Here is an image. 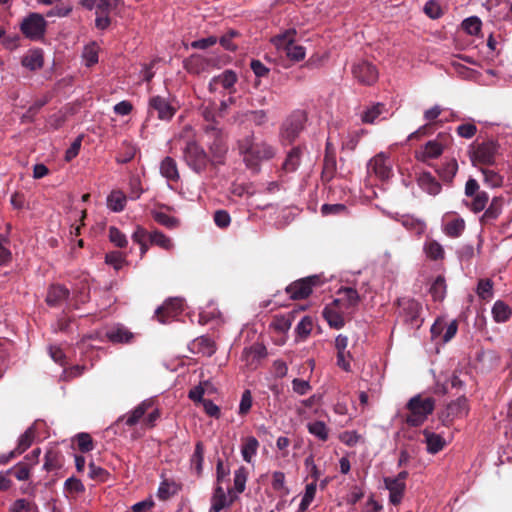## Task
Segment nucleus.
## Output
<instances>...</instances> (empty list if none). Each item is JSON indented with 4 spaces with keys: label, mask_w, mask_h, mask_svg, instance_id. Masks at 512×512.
I'll return each instance as SVG.
<instances>
[{
    "label": "nucleus",
    "mask_w": 512,
    "mask_h": 512,
    "mask_svg": "<svg viewBox=\"0 0 512 512\" xmlns=\"http://www.w3.org/2000/svg\"><path fill=\"white\" fill-rule=\"evenodd\" d=\"M237 148L246 167L254 171H259L261 162L270 161L277 154L275 146L255 137L253 133L239 139Z\"/></svg>",
    "instance_id": "obj_1"
},
{
    "label": "nucleus",
    "mask_w": 512,
    "mask_h": 512,
    "mask_svg": "<svg viewBox=\"0 0 512 512\" xmlns=\"http://www.w3.org/2000/svg\"><path fill=\"white\" fill-rule=\"evenodd\" d=\"M203 131L209 138L208 149L211 154L212 165L224 164L228 152L227 136L220 126L212 124L203 125Z\"/></svg>",
    "instance_id": "obj_2"
},
{
    "label": "nucleus",
    "mask_w": 512,
    "mask_h": 512,
    "mask_svg": "<svg viewBox=\"0 0 512 512\" xmlns=\"http://www.w3.org/2000/svg\"><path fill=\"white\" fill-rule=\"evenodd\" d=\"M406 408L409 413L405 417V422L411 427H418L433 413L435 400L431 397L422 398L421 395H416L408 401Z\"/></svg>",
    "instance_id": "obj_3"
},
{
    "label": "nucleus",
    "mask_w": 512,
    "mask_h": 512,
    "mask_svg": "<svg viewBox=\"0 0 512 512\" xmlns=\"http://www.w3.org/2000/svg\"><path fill=\"white\" fill-rule=\"evenodd\" d=\"M295 29H288L283 33L274 36L271 41L277 50L283 51L288 59L299 62L305 58L306 50L301 45L295 44Z\"/></svg>",
    "instance_id": "obj_4"
},
{
    "label": "nucleus",
    "mask_w": 512,
    "mask_h": 512,
    "mask_svg": "<svg viewBox=\"0 0 512 512\" xmlns=\"http://www.w3.org/2000/svg\"><path fill=\"white\" fill-rule=\"evenodd\" d=\"M500 145L495 140H487L481 143L474 142L469 147V156L473 166H490L495 163Z\"/></svg>",
    "instance_id": "obj_5"
},
{
    "label": "nucleus",
    "mask_w": 512,
    "mask_h": 512,
    "mask_svg": "<svg viewBox=\"0 0 512 512\" xmlns=\"http://www.w3.org/2000/svg\"><path fill=\"white\" fill-rule=\"evenodd\" d=\"M183 158L185 163L197 174L203 173L207 169L208 164L211 163L207 152L194 140L186 143L183 150Z\"/></svg>",
    "instance_id": "obj_6"
},
{
    "label": "nucleus",
    "mask_w": 512,
    "mask_h": 512,
    "mask_svg": "<svg viewBox=\"0 0 512 512\" xmlns=\"http://www.w3.org/2000/svg\"><path fill=\"white\" fill-rule=\"evenodd\" d=\"M320 284V277L318 275H312L290 283L285 288V292L292 300H303L307 299L312 294L313 288Z\"/></svg>",
    "instance_id": "obj_7"
},
{
    "label": "nucleus",
    "mask_w": 512,
    "mask_h": 512,
    "mask_svg": "<svg viewBox=\"0 0 512 512\" xmlns=\"http://www.w3.org/2000/svg\"><path fill=\"white\" fill-rule=\"evenodd\" d=\"M304 122V113L298 111L291 114L281 126V141L285 144L293 143L304 129Z\"/></svg>",
    "instance_id": "obj_8"
},
{
    "label": "nucleus",
    "mask_w": 512,
    "mask_h": 512,
    "mask_svg": "<svg viewBox=\"0 0 512 512\" xmlns=\"http://www.w3.org/2000/svg\"><path fill=\"white\" fill-rule=\"evenodd\" d=\"M400 308V316L403 317L405 323L412 328H420L423 320L420 318L422 310L421 304L413 298H402L398 300Z\"/></svg>",
    "instance_id": "obj_9"
},
{
    "label": "nucleus",
    "mask_w": 512,
    "mask_h": 512,
    "mask_svg": "<svg viewBox=\"0 0 512 512\" xmlns=\"http://www.w3.org/2000/svg\"><path fill=\"white\" fill-rule=\"evenodd\" d=\"M153 112L157 113L159 120L170 121L176 114L177 108L167 98L156 95L152 96L148 102V116Z\"/></svg>",
    "instance_id": "obj_10"
},
{
    "label": "nucleus",
    "mask_w": 512,
    "mask_h": 512,
    "mask_svg": "<svg viewBox=\"0 0 512 512\" xmlns=\"http://www.w3.org/2000/svg\"><path fill=\"white\" fill-rule=\"evenodd\" d=\"M182 310V300L179 298H171L166 300L163 305L156 309L155 317L160 323L166 324L176 318Z\"/></svg>",
    "instance_id": "obj_11"
},
{
    "label": "nucleus",
    "mask_w": 512,
    "mask_h": 512,
    "mask_svg": "<svg viewBox=\"0 0 512 512\" xmlns=\"http://www.w3.org/2000/svg\"><path fill=\"white\" fill-rule=\"evenodd\" d=\"M45 28V19L38 13L30 14L21 24L22 33L33 39L42 37L45 32Z\"/></svg>",
    "instance_id": "obj_12"
},
{
    "label": "nucleus",
    "mask_w": 512,
    "mask_h": 512,
    "mask_svg": "<svg viewBox=\"0 0 512 512\" xmlns=\"http://www.w3.org/2000/svg\"><path fill=\"white\" fill-rule=\"evenodd\" d=\"M352 73L357 81L363 85H373L378 80V70L368 61H360L352 68Z\"/></svg>",
    "instance_id": "obj_13"
},
{
    "label": "nucleus",
    "mask_w": 512,
    "mask_h": 512,
    "mask_svg": "<svg viewBox=\"0 0 512 512\" xmlns=\"http://www.w3.org/2000/svg\"><path fill=\"white\" fill-rule=\"evenodd\" d=\"M468 410V400L466 397L461 396L447 405L446 411L442 414L441 419L443 423L447 425L454 418L467 415Z\"/></svg>",
    "instance_id": "obj_14"
},
{
    "label": "nucleus",
    "mask_w": 512,
    "mask_h": 512,
    "mask_svg": "<svg viewBox=\"0 0 512 512\" xmlns=\"http://www.w3.org/2000/svg\"><path fill=\"white\" fill-rule=\"evenodd\" d=\"M367 168L369 172L374 173L381 180L388 179L391 174L389 158L384 153H379L373 157Z\"/></svg>",
    "instance_id": "obj_15"
},
{
    "label": "nucleus",
    "mask_w": 512,
    "mask_h": 512,
    "mask_svg": "<svg viewBox=\"0 0 512 512\" xmlns=\"http://www.w3.org/2000/svg\"><path fill=\"white\" fill-rule=\"evenodd\" d=\"M338 298L333 300V305L344 309L354 308L360 302V296L356 289L351 287H342L338 290Z\"/></svg>",
    "instance_id": "obj_16"
},
{
    "label": "nucleus",
    "mask_w": 512,
    "mask_h": 512,
    "mask_svg": "<svg viewBox=\"0 0 512 512\" xmlns=\"http://www.w3.org/2000/svg\"><path fill=\"white\" fill-rule=\"evenodd\" d=\"M154 402L152 399H146L138 404L132 411L119 418L118 421H125L129 427H133L144 418L145 414L153 407Z\"/></svg>",
    "instance_id": "obj_17"
},
{
    "label": "nucleus",
    "mask_w": 512,
    "mask_h": 512,
    "mask_svg": "<svg viewBox=\"0 0 512 512\" xmlns=\"http://www.w3.org/2000/svg\"><path fill=\"white\" fill-rule=\"evenodd\" d=\"M106 338L114 344H130L135 335L124 325L118 324L106 331Z\"/></svg>",
    "instance_id": "obj_18"
},
{
    "label": "nucleus",
    "mask_w": 512,
    "mask_h": 512,
    "mask_svg": "<svg viewBox=\"0 0 512 512\" xmlns=\"http://www.w3.org/2000/svg\"><path fill=\"white\" fill-rule=\"evenodd\" d=\"M443 145L438 139L428 141L420 151L416 152V159L428 163L430 159L438 158L443 153Z\"/></svg>",
    "instance_id": "obj_19"
},
{
    "label": "nucleus",
    "mask_w": 512,
    "mask_h": 512,
    "mask_svg": "<svg viewBox=\"0 0 512 512\" xmlns=\"http://www.w3.org/2000/svg\"><path fill=\"white\" fill-rule=\"evenodd\" d=\"M503 204H504L503 197H501V196L494 197L480 218L481 224H483V225L492 224L502 213Z\"/></svg>",
    "instance_id": "obj_20"
},
{
    "label": "nucleus",
    "mask_w": 512,
    "mask_h": 512,
    "mask_svg": "<svg viewBox=\"0 0 512 512\" xmlns=\"http://www.w3.org/2000/svg\"><path fill=\"white\" fill-rule=\"evenodd\" d=\"M231 493L232 491L229 490V494ZM230 497V500H228L223 487L218 484L211 497V507L209 512H220L225 507L230 506L234 501V497L232 495H230Z\"/></svg>",
    "instance_id": "obj_21"
},
{
    "label": "nucleus",
    "mask_w": 512,
    "mask_h": 512,
    "mask_svg": "<svg viewBox=\"0 0 512 512\" xmlns=\"http://www.w3.org/2000/svg\"><path fill=\"white\" fill-rule=\"evenodd\" d=\"M70 295L69 290L60 284L51 285L46 296V303L51 307L60 306Z\"/></svg>",
    "instance_id": "obj_22"
},
{
    "label": "nucleus",
    "mask_w": 512,
    "mask_h": 512,
    "mask_svg": "<svg viewBox=\"0 0 512 512\" xmlns=\"http://www.w3.org/2000/svg\"><path fill=\"white\" fill-rule=\"evenodd\" d=\"M384 484L386 489L389 490V501L393 505L401 503L406 489V483L398 482L391 477L384 478Z\"/></svg>",
    "instance_id": "obj_23"
},
{
    "label": "nucleus",
    "mask_w": 512,
    "mask_h": 512,
    "mask_svg": "<svg viewBox=\"0 0 512 512\" xmlns=\"http://www.w3.org/2000/svg\"><path fill=\"white\" fill-rule=\"evenodd\" d=\"M303 149L300 146L293 147L287 154L283 164L282 171L285 173L295 172L301 163Z\"/></svg>",
    "instance_id": "obj_24"
},
{
    "label": "nucleus",
    "mask_w": 512,
    "mask_h": 512,
    "mask_svg": "<svg viewBox=\"0 0 512 512\" xmlns=\"http://www.w3.org/2000/svg\"><path fill=\"white\" fill-rule=\"evenodd\" d=\"M341 307H339L340 309ZM323 317L328 322L329 326L335 329H341L345 325V321L343 318V315L340 310H338V307L333 305V302L331 305L326 306L323 309Z\"/></svg>",
    "instance_id": "obj_25"
},
{
    "label": "nucleus",
    "mask_w": 512,
    "mask_h": 512,
    "mask_svg": "<svg viewBox=\"0 0 512 512\" xmlns=\"http://www.w3.org/2000/svg\"><path fill=\"white\" fill-rule=\"evenodd\" d=\"M22 65L31 70L35 71L41 69L44 64L43 52L40 49L29 50L21 60Z\"/></svg>",
    "instance_id": "obj_26"
},
{
    "label": "nucleus",
    "mask_w": 512,
    "mask_h": 512,
    "mask_svg": "<svg viewBox=\"0 0 512 512\" xmlns=\"http://www.w3.org/2000/svg\"><path fill=\"white\" fill-rule=\"evenodd\" d=\"M191 350L203 356H212L216 351L215 343L207 336L196 338L191 344Z\"/></svg>",
    "instance_id": "obj_27"
},
{
    "label": "nucleus",
    "mask_w": 512,
    "mask_h": 512,
    "mask_svg": "<svg viewBox=\"0 0 512 512\" xmlns=\"http://www.w3.org/2000/svg\"><path fill=\"white\" fill-rule=\"evenodd\" d=\"M36 436L35 426L32 425L19 437L17 447L11 451L14 458L24 453L33 443Z\"/></svg>",
    "instance_id": "obj_28"
},
{
    "label": "nucleus",
    "mask_w": 512,
    "mask_h": 512,
    "mask_svg": "<svg viewBox=\"0 0 512 512\" xmlns=\"http://www.w3.org/2000/svg\"><path fill=\"white\" fill-rule=\"evenodd\" d=\"M214 81H218V84L227 90L229 94L236 92L235 85L238 81V76L235 71L227 69L221 74L214 76Z\"/></svg>",
    "instance_id": "obj_29"
},
{
    "label": "nucleus",
    "mask_w": 512,
    "mask_h": 512,
    "mask_svg": "<svg viewBox=\"0 0 512 512\" xmlns=\"http://www.w3.org/2000/svg\"><path fill=\"white\" fill-rule=\"evenodd\" d=\"M418 184L422 190L433 196L439 194L441 191L440 183L429 172L420 174Z\"/></svg>",
    "instance_id": "obj_30"
},
{
    "label": "nucleus",
    "mask_w": 512,
    "mask_h": 512,
    "mask_svg": "<svg viewBox=\"0 0 512 512\" xmlns=\"http://www.w3.org/2000/svg\"><path fill=\"white\" fill-rule=\"evenodd\" d=\"M207 65V60L199 54H192L183 61V68L190 74L202 73Z\"/></svg>",
    "instance_id": "obj_31"
},
{
    "label": "nucleus",
    "mask_w": 512,
    "mask_h": 512,
    "mask_svg": "<svg viewBox=\"0 0 512 512\" xmlns=\"http://www.w3.org/2000/svg\"><path fill=\"white\" fill-rule=\"evenodd\" d=\"M425 437V443L427 445V451L430 454H436L443 450L446 445L445 439L439 434L433 433L425 429L423 431Z\"/></svg>",
    "instance_id": "obj_32"
},
{
    "label": "nucleus",
    "mask_w": 512,
    "mask_h": 512,
    "mask_svg": "<svg viewBox=\"0 0 512 512\" xmlns=\"http://www.w3.org/2000/svg\"><path fill=\"white\" fill-rule=\"evenodd\" d=\"M160 172L163 177L170 181L176 182L180 178L177 163L172 157L169 156L165 157L161 161Z\"/></svg>",
    "instance_id": "obj_33"
},
{
    "label": "nucleus",
    "mask_w": 512,
    "mask_h": 512,
    "mask_svg": "<svg viewBox=\"0 0 512 512\" xmlns=\"http://www.w3.org/2000/svg\"><path fill=\"white\" fill-rule=\"evenodd\" d=\"M465 221L461 217L447 219L444 225V233L451 238L460 237L465 230Z\"/></svg>",
    "instance_id": "obj_34"
},
{
    "label": "nucleus",
    "mask_w": 512,
    "mask_h": 512,
    "mask_svg": "<svg viewBox=\"0 0 512 512\" xmlns=\"http://www.w3.org/2000/svg\"><path fill=\"white\" fill-rule=\"evenodd\" d=\"M267 355L266 348L263 345L256 344L243 351V357L249 365H256Z\"/></svg>",
    "instance_id": "obj_35"
},
{
    "label": "nucleus",
    "mask_w": 512,
    "mask_h": 512,
    "mask_svg": "<svg viewBox=\"0 0 512 512\" xmlns=\"http://www.w3.org/2000/svg\"><path fill=\"white\" fill-rule=\"evenodd\" d=\"M258 448L259 442L254 436L244 438L241 447L243 460L247 463H252L253 457L256 455Z\"/></svg>",
    "instance_id": "obj_36"
},
{
    "label": "nucleus",
    "mask_w": 512,
    "mask_h": 512,
    "mask_svg": "<svg viewBox=\"0 0 512 512\" xmlns=\"http://www.w3.org/2000/svg\"><path fill=\"white\" fill-rule=\"evenodd\" d=\"M493 319L497 323L507 322L512 316V309L503 301L498 300L492 307Z\"/></svg>",
    "instance_id": "obj_37"
},
{
    "label": "nucleus",
    "mask_w": 512,
    "mask_h": 512,
    "mask_svg": "<svg viewBox=\"0 0 512 512\" xmlns=\"http://www.w3.org/2000/svg\"><path fill=\"white\" fill-rule=\"evenodd\" d=\"M127 202L126 195L119 191H112L107 197V206L114 212H121L124 210Z\"/></svg>",
    "instance_id": "obj_38"
},
{
    "label": "nucleus",
    "mask_w": 512,
    "mask_h": 512,
    "mask_svg": "<svg viewBox=\"0 0 512 512\" xmlns=\"http://www.w3.org/2000/svg\"><path fill=\"white\" fill-rule=\"evenodd\" d=\"M337 172V161L336 157L324 156L323 169L321 173V179L323 182H330L336 175Z\"/></svg>",
    "instance_id": "obj_39"
},
{
    "label": "nucleus",
    "mask_w": 512,
    "mask_h": 512,
    "mask_svg": "<svg viewBox=\"0 0 512 512\" xmlns=\"http://www.w3.org/2000/svg\"><path fill=\"white\" fill-rule=\"evenodd\" d=\"M429 293L434 301H442L446 295V281L445 277L439 275L431 284Z\"/></svg>",
    "instance_id": "obj_40"
},
{
    "label": "nucleus",
    "mask_w": 512,
    "mask_h": 512,
    "mask_svg": "<svg viewBox=\"0 0 512 512\" xmlns=\"http://www.w3.org/2000/svg\"><path fill=\"white\" fill-rule=\"evenodd\" d=\"M488 201V193L485 191H480L474 196H472V201L470 204H467V206L470 208L472 212L479 213L486 208Z\"/></svg>",
    "instance_id": "obj_41"
},
{
    "label": "nucleus",
    "mask_w": 512,
    "mask_h": 512,
    "mask_svg": "<svg viewBox=\"0 0 512 512\" xmlns=\"http://www.w3.org/2000/svg\"><path fill=\"white\" fill-rule=\"evenodd\" d=\"M309 433L325 442L329 438V429L323 421H315L307 425Z\"/></svg>",
    "instance_id": "obj_42"
},
{
    "label": "nucleus",
    "mask_w": 512,
    "mask_h": 512,
    "mask_svg": "<svg viewBox=\"0 0 512 512\" xmlns=\"http://www.w3.org/2000/svg\"><path fill=\"white\" fill-rule=\"evenodd\" d=\"M149 242L150 244L157 245L165 250H171L173 248L171 239L158 230L152 231L149 234Z\"/></svg>",
    "instance_id": "obj_43"
},
{
    "label": "nucleus",
    "mask_w": 512,
    "mask_h": 512,
    "mask_svg": "<svg viewBox=\"0 0 512 512\" xmlns=\"http://www.w3.org/2000/svg\"><path fill=\"white\" fill-rule=\"evenodd\" d=\"M153 219L160 225L165 226L168 229H174L179 226V219L170 216L164 212L152 211Z\"/></svg>",
    "instance_id": "obj_44"
},
{
    "label": "nucleus",
    "mask_w": 512,
    "mask_h": 512,
    "mask_svg": "<svg viewBox=\"0 0 512 512\" xmlns=\"http://www.w3.org/2000/svg\"><path fill=\"white\" fill-rule=\"evenodd\" d=\"M62 467V455L55 450H49L45 454L44 469L53 471Z\"/></svg>",
    "instance_id": "obj_45"
},
{
    "label": "nucleus",
    "mask_w": 512,
    "mask_h": 512,
    "mask_svg": "<svg viewBox=\"0 0 512 512\" xmlns=\"http://www.w3.org/2000/svg\"><path fill=\"white\" fill-rule=\"evenodd\" d=\"M481 172L484 176V182L488 186L498 188L503 185V176L499 172L490 168H481Z\"/></svg>",
    "instance_id": "obj_46"
},
{
    "label": "nucleus",
    "mask_w": 512,
    "mask_h": 512,
    "mask_svg": "<svg viewBox=\"0 0 512 512\" xmlns=\"http://www.w3.org/2000/svg\"><path fill=\"white\" fill-rule=\"evenodd\" d=\"M458 171V163L455 159L446 162L439 170L438 174L443 181L451 182Z\"/></svg>",
    "instance_id": "obj_47"
},
{
    "label": "nucleus",
    "mask_w": 512,
    "mask_h": 512,
    "mask_svg": "<svg viewBox=\"0 0 512 512\" xmlns=\"http://www.w3.org/2000/svg\"><path fill=\"white\" fill-rule=\"evenodd\" d=\"M191 465L196 470L197 474L200 475L203 469L204 462V445L202 442H197L195 445L194 453L191 456Z\"/></svg>",
    "instance_id": "obj_48"
},
{
    "label": "nucleus",
    "mask_w": 512,
    "mask_h": 512,
    "mask_svg": "<svg viewBox=\"0 0 512 512\" xmlns=\"http://www.w3.org/2000/svg\"><path fill=\"white\" fill-rule=\"evenodd\" d=\"M317 486L315 482L306 485L304 496L300 502L297 512H305L315 498Z\"/></svg>",
    "instance_id": "obj_49"
},
{
    "label": "nucleus",
    "mask_w": 512,
    "mask_h": 512,
    "mask_svg": "<svg viewBox=\"0 0 512 512\" xmlns=\"http://www.w3.org/2000/svg\"><path fill=\"white\" fill-rule=\"evenodd\" d=\"M248 479V470L244 466H240L234 472V490L241 494L245 491L246 482Z\"/></svg>",
    "instance_id": "obj_50"
},
{
    "label": "nucleus",
    "mask_w": 512,
    "mask_h": 512,
    "mask_svg": "<svg viewBox=\"0 0 512 512\" xmlns=\"http://www.w3.org/2000/svg\"><path fill=\"white\" fill-rule=\"evenodd\" d=\"M272 488L276 492H280L282 496H286L290 493L289 488L285 484V474L281 471H275L272 474Z\"/></svg>",
    "instance_id": "obj_51"
},
{
    "label": "nucleus",
    "mask_w": 512,
    "mask_h": 512,
    "mask_svg": "<svg viewBox=\"0 0 512 512\" xmlns=\"http://www.w3.org/2000/svg\"><path fill=\"white\" fill-rule=\"evenodd\" d=\"M239 36L240 33L238 31L230 29L227 33L218 39V42L224 49L234 52L237 50L238 46L233 42V40Z\"/></svg>",
    "instance_id": "obj_52"
},
{
    "label": "nucleus",
    "mask_w": 512,
    "mask_h": 512,
    "mask_svg": "<svg viewBox=\"0 0 512 512\" xmlns=\"http://www.w3.org/2000/svg\"><path fill=\"white\" fill-rule=\"evenodd\" d=\"M425 252L432 260H440L444 258V249L440 243L430 240L425 244Z\"/></svg>",
    "instance_id": "obj_53"
},
{
    "label": "nucleus",
    "mask_w": 512,
    "mask_h": 512,
    "mask_svg": "<svg viewBox=\"0 0 512 512\" xmlns=\"http://www.w3.org/2000/svg\"><path fill=\"white\" fill-rule=\"evenodd\" d=\"M313 328V319L310 316H304L297 324L295 332L300 339H306Z\"/></svg>",
    "instance_id": "obj_54"
},
{
    "label": "nucleus",
    "mask_w": 512,
    "mask_h": 512,
    "mask_svg": "<svg viewBox=\"0 0 512 512\" xmlns=\"http://www.w3.org/2000/svg\"><path fill=\"white\" fill-rule=\"evenodd\" d=\"M384 109V105L381 103H377L367 110H365L361 115V120L364 123L372 124L374 121L381 115Z\"/></svg>",
    "instance_id": "obj_55"
},
{
    "label": "nucleus",
    "mask_w": 512,
    "mask_h": 512,
    "mask_svg": "<svg viewBox=\"0 0 512 512\" xmlns=\"http://www.w3.org/2000/svg\"><path fill=\"white\" fill-rule=\"evenodd\" d=\"M88 468H89V477L91 479L96 480L98 482L108 481V479L110 477V473L106 469L95 465L94 462H90L88 465Z\"/></svg>",
    "instance_id": "obj_56"
},
{
    "label": "nucleus",
    "mask_w": 512,
    "mask_h": 512,
    "mask_svg": "<svg viewBox=\"0 0 512 512\" xmlns=\"http://www.w3.org/2000/svg\"><path fill=\"white\" fill-rule=\"evenodd\" d=\"M482 22L477 16H472L462 22V28L470 35H478Z\"/></svg>",
    "instance_id": "obj_57"
},
{
    "label": "nucleus",
    "mask_w": 512,
    "mask_h": 512,
    "mask_svg": "<svg viewBox=\"0 0 512 512\" xmlns=\"http://www.w3.org/2000/svg\"><path fill=\"white\" fill-rule=\"evenodd\" d=\"M362 134L363 130L348 133L346 138L342 141V149L354 151L359 143Z\"/></svg>",
    "instance_id": "obj_58"
},
{
    "label": "nucleus",
    "mask_w": 512,
    "mask_h": 512,
    "mask_svg": "<svg viewBox=\"0 0 512 512\" xmlns=\"http://www.w3.org/2000/svg\"><path fill=\"white\" fill-rule=\"evenodd\" d=\"M109 240L119 248L126 247L128 243L126 235L115 226L109 228Z\"/></svg>",
    "instance_id": "obj_59"
},
{
    "label": "nucleus",
    "mask_w": 512,
    "mask_h": 512,
    "mask_svg": "<svg viewBox=\"0 0 512 512\" xmlns=\"http://www.w3.org/2000/svg\"><path fill=\"white\" fill-rule=\"evenodd\" d=\"M477 294L482 299H489L493 295V283L490 279H481L478 282Z\"/></svg>",
    "instance_id": "obj_60"
},
{
    "label": "nucleus",
    "mask_w": 512,
    "mask_h": 512,
    "mask_svg": "<svg viewBox=\"0 0 512 512\" xmlns=\"http://www.w3.org/2000/svg\"><path fill=\"white\" fill-rule=\"evenodd\" d=\"M348 209L344 204H324L321 207V213L323 216L328 215H345Z\"/></svg>",
    "instance_id": "obj_61"
},
{
    "label": "nucleus",
    "mask_w": 512,
    "mask_h": 512,
    "mask_svg": "<svg viewBox=\"0 0 512 512\" xmlns=\"http://www.w3.org/2000/svg\"><path fill=\"white\" fill-rule=\"evenodd\" d=\"M83 58L87 66H93L98 62V47L95 43L87 45L83 51Z\"/></svg>",
    "instance_id": "obj_62"
},
{
    "label": "nucleus",
    "mask_w": 512,
    "mask_h": 512,
    "mask_svg": "<svg viewBox=\"0 0 512 512\" xmlns=\"http://www.w3.org/2000/svg\"><path fill=\"white\" fill-rule=\"evenodd\" d=\"M78 448L81 452L86 453L93 450V439L88 433H79L76 436Z\"/></svg>",
    "instance_id": "obj_63"
},
{
    "label": "nucleus",
    "mask_w": 512,
    "mask_h": 512,
    "mask_svg": "<svg viewBox=\"0 0 512 512\" xmlns=\"http://www.w3.org/2000/svg\"><path fill=\"white\" fill-rule=\"evenodd\" d=\"M177 492L174 483H170L168 480H164L160 483L158 488V497L161 500H167L170 496L174 495Z\"/></svg>",
    "instance_id": "obj_64"
}]
</instances>
